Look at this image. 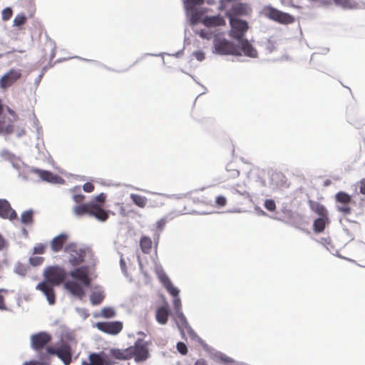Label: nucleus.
I'll list each match as a JSON object with an SVG mask.
<instances>
[{
	"label": "nucleus",
	"mask_w": 365,
	"mask_h": 365,
	"mask_svg": "<svg viewBox=\"0 0 365 365\" xmlns=\"http://www.w3.org/2000/svg\"><path fill=\"white\" fill-rule=\"evenodd\" d=\"M106 198V195L104 193H100L95 197V200L75 206L73 209V213L79 217L86 215L105 222L108 218V212L98 203H103Z\"/></svg>",
	"instance_id": "nucleus-1"
},
{
	"label": "nucleus",
	"mask_w": 365,
	"mask_h": 365,
	"mask_svg": "<svg viewBox=\"0 0 365 365\" xmlns=\"http://www.w3.org/2000/svg\"><path fill=\"white\" fill-rule=\"evenodd\" d=\"M112 355L118 359L127 360L134 358L136 362L145 361L149 356L147 344L141 339H138L133 346L124 349H113Z\"/></svg>",
	"instance_id": "nucleus-2"
},
{
	"label": "nucleus",
	"mask_w": 365,
	"mask_h": 365,
	"mask_svg": "<svg viewBox=\"0 0 365 365\" xmlns=\"http://www.w3.org/2000/svg\"><path fill=\"white\" fill-rule=\"evenodd\" d=\"M72 278L79 280L81 284L75 281H67L64 284V287L73 295L81 299L85 295L83 287H88L91 285V279L89 278L87 269L86 267L76 268L70 272Z\"/></svg>",
	"instance_id": "nucleus-3"
},
{
	"label": "nucleus",
	"mask_w": 365,
	"mask_h": 365,
	"mask_svg": "<svg viewBox=\"0 0 365 365\" xmlns=\"http://www.w3.org/2000/svg\"><path fill=\"white\" fill-rule=\"evenodd\" d=\"M261 14L266 18L281 24H291L294 22V17L283 12L270 5L262 8Z\"/></svg>",
	"instance_id": "nucleus-4"
},
{
	"label": "nucleus",
	"mask_w": 365,
	"mask_h": 365,
	"mask_svg": "<svg viewBox=\"0 0 365 365\" xmlns=\"http://www.w3.org/2000/svg\"><path fill=\"white\" fill-rule=\"evenodd\" d=\"M214 53L220 55H240V48L225 38L215 36L213 40Z\"/></svg>",
	"instance_id": "nucleus-5"
},
{
	"label": "nucleus",
	"mask_w": 365,
	"mask_h": 365,
	"mask_svg": "<svg viewBox=\"0 0 365 365\" xmlns=\"http://www.w3.org/2000/svg\"><path fill=\"white\" fill-rule=\"evenodd\" d=\"M45 282L57 286L61 284L66 278V272L63 269L58 266L48 267L44 270Z\"/></svg>",
	"instance_id": "nucleus-6"
},
{
	"label": "nucleus",
	"mask_w": 365,
	"mask_h": 365,
	"mask_svg": "<svg viewBox=\"0 0 365 365\" xmlns=\"http://www.w3.org/2000/svg\"><path fill=\"white\" fill-rule=\"evenodd\" d=\"M46 352L56 355L65 365H69L72 361V350L68 343H63L58 348L46 347Z\"/></svg>",
	"instance_id": "nucleus-7"
},
{
	"label": "nucleus",
	"mask_w": 365,
	"mask_h": 365,
	"mask_svg": "<svg viewBox=\"0 0 365 365\" xmlns=\"http://www.w3.org/2000/svg\"><path fill=\"white\" fill-rule=\"evenodd\" d=\"M231 29L230 31V36L237 41L243 38L245 33L248 30V24L246 21L239 19H229Z\"/></svg>",
	"instance_id": "nucleus-8"
},
{
	"label": "nucleus",
	"mask_w": 365,
	"mask_h": 365,
	"mask_svg": "<svg viewBox=\"0 0 365 365\" xmlns=\"http://www.w3.org/2000/svg\"><path fill=\"white\" fill-rule=\"evenodd\" d=\"M64 251L69 255V262L77 266L84 261L86 252L75 243H70L65 247Z\"/></svg>",
	"instance_id": "nucleus-9"
},
{
	"label": "nucleus",
	"mask_w": 365,
	"mask_h": 365,
	"mask_svg": "<svg viewBox=\"0 0 365 365\" xmlns=\"http://www.w3.org/2000/svg\"><path fill=\"white\" fill-rule=\"evenodd\" d=\"M97 329L106 334L116 335L119 334L123 327L121 322H100L96 324Z\"/></svg>",
	"instance_id": "nucleus-10"
},
{
	"label": "nucleus",
	"mask_w": 365,
	"mask_h": 365,
	"mask_svg": "<svg viewBox=\"0 0 365 365\" xmlns=\"http://www.w3.org/2000/svg\"><path fill=\"white\" fill-rule=\"evenodd\" d=\"M51 336L43 331L32 334L31 336V346L36 351L43 349L51 341Z\"/></svg>",
	"instance_id": "nucleus-11"
},
{
	"label": "nucleus",
	"mask_w": 365,
	"mask_h": 365,
	"mask_svg": "<svg viewBox=\"0 0 365 365\" xmlns=\"http://www.w3.org/2000/svg\"><path fill=\"white\" fill-rule=\"evenodd\" d=\"M21 77V73L20 70L10 69L6 73H5L0 79V88L6 89L11 86L15 82H16Z\"/></svg>",
	"instance_id": "nucleus-12"
},
{
	"label": "nucleus",
	"mask_w": 365,
	"mask_h": 365,
	"mask_svg": "<svg viewBox=\"0 0 365 365\" xmlns=\"http://www.w3.org/2000/svg\"><path fill=\"white\" fill-rule=\"evenodd\" d=\"M335 199L336 202L341 204V205L337 207V210L345 215H349L351 212V209L349 207L351 197L346 192L341 191L336 194Z\"/></svg>",
	"instance_id": "nucleus-13"
},
{
	"label": "nucleus",
	"mask_w": 365,
	"mask_h": 365,
	"mask_svg": "<svg viewBox=\"0 0 365 365\" xmlns=\"http://www.w3.org/2000/svg\"><path fill=\"white\" fill-rule=\"evenodd\" d=\"M251 12V8L246 3H236L226 12V16L229 19H235V16H247Z\"/></svg>",
	"instance_id": "nucleus-14"
},
{
	"label": "nucleus",
	"mask_w": 365,
	"mask_h": 365,
	"mask_svg": "<svg viewBox=\"0 0 365 365\" xmlns=\"http://www.w3.org/2000/svg\"><path fill=\"white\" fill-rule=\"evenodd\" d=\"M53 285L48 282H41L37 284L36 289L40 290L46 297L49 304H54L56 302V294Z\"/></svg>",
	"instance_id": "nucleus-15"
},
{
	"label": "nucleus",
	"mask_w": 365,
	"mask_h": 365,
	"mask_svg": "<svg viewBox=\"0 0 365 365\" xmlns=\"http://www.w3.org/2000/svg\"><path fill=\"white\" fill-rule=\"evenodd\" d=\"M0 217L11 220L17 218V214L14 210L9 202L4 199H0Z\"/></svg>",
	"instance_id": "nucleus-16"
},
{
	"label": "nucleus",
	"mask_w": 365,
	"mask_h": 365,
	"mask_svg": "<svg viewBox=\"0 0 365 365\" xmlns=\"http://www.w3.org/2000/svg\"><path fill=\"white\" fill-rule=\"evenodd\" d=\"M106 354L103 352L91 353L87 361H83L82 365H109L106 361Z\"/></svg>",
	"instance_id": "nucleus-17"
},
{
	"label": "nucleus",
	"mask_w": 365,
	"mask_h": 365,
	"mask_svg": "<svg viewBox=\"0 0 365 365\" xmlns=\"http://www.w3.org/2000/svg\"><path fill=\"white\" fill-rule=\"evenodd\" d=\"M68 239V235L66 233H61L53 237L50 242L51 250L53 252L61 251Z\"/></svg>",
	"instance_id": "nucleus-18"
},
{
	"label": "nucleus",
	"mask_w": 365,
	"mask_h": 365,
	"mask_svg": "<svg viewBox=\"0 0 365 365\" xmlns=\"http://www.w3.org/2000/svg\"><path fill=\"white\" fill-rule=\"evenodd\" d=\"M240 44V48L245 56L255 58L257 56V51L253 48L252 45L247 39L242 38L238 41Z\"/></svg>",
	"instance_id": "nucleus-19"
},
{
	"label": "nucleus",
	"mask_w": 365,
	"mask_h": 365,
	"mask_svg": "<svg viewBox=\"0 0 365 365\" xmlns=\"http://www.w3.org/2000/svg\"><path fill=\"white\" fill-rule=\"evenodd\" d=\"M202 23L207 27L219 26L225 25V21L223 17L217 15L213 16H206Z\"/></svg>",
	"instance_id": "nucleus-20"
},
{
	"label": "nucleus",
	"mask_w": 365,
	"mask_h": 365,
	"mask_svg": "<svg viewBox=\"0 0 365 365\" xmlns=\"http://www.w3.org/2000/svg\"><path fill=\"white\" fill-rule=\"evenodd\" d=\"M308 204L310 209L319 217H329L328 211L322 204L312 200L308 201Z\"/></svg>",
	"instance_id": "nucleus-21"
},
{
	"label": "nucleus",
	"mask_w": 365,
	"mask_h": 365,
	"mask_svg": "<svg viewBox=\"0 0 365 365\" xmlns=\"http://www.w3.org/2000/svg\"><path fill=\"white\" fill-rule=\"evenodd\" d=\"M169 316V309L168 305L162 306L157 309L155 319L160 324H165L168 322Z\"/></svg>",
	"instance_id": "nucleus-22"
},
{
	"label": "nucleus",
	"mask_w": 365,
	"mask_h": 365,
	"mask_svg": "<svg viewBox=\"0 0 365 365\" xmlns=\"http://www.w3.org/2000/svg\"><path fill=\"white\" fill-rule=\"evenodd\" d=\"M329 217H319L317 218L313 223V230L315 233L324 232L327 225L329 223Z\"/></svg>",
	"instance_id": "nucleus-23"
},
{
	"label": "nucleus",
	"mask_w": 365,
	"mask_h": 365,
	"mask_svg": "<svg viewBox=\"0 0 365 365\" xmlns=\"http://www.w3.org/2000/svg\"><path fill=\"white\" fill-rule=\"evenodd\" d=\"M197 5L185 4L187 14L190 16V21L192 24H196L200 18V14L196 8Z\"/></svg>",
	"instance_id": "nucleus-24"
},
{
	"label": "nucleus",
	"mask_w": 365,
	"mask_h": 365,
	"mask_svg": "<svg viewBox=\"0 0 365 365\" xmlns=\"http://www.w3.org/2000/svg\"><path fill=\"white\" fill-rule=\"evenodd\" d=\"M140 247L143 253L150 254L153 247V242L150 237L143 236L140 240Z\"/></svg>",
	"instance_id": "nucleus-25"
},
{
	"label": "nucleus",
	"mask_w": 365,
	"mask_h": 365,
	"mask_svg": "<svg viewBox=\"0 0 365 365\" xmlns=\"http://www.w3.org/2000/svg\"><path fill=\"white\" fill-rule=\"evenodd\" d=\"M163 284L167 289V291L174 297H178L179 290L177 287H174L172 282L167 277L161 278Z\"/></svg>",
	"instance_id": "nucleus-26"
},
{
	"label": "nucleus",
	"mask_w": 365,
	"mask_h": 365,
	"mask_svg": "<svg viewBox=\"0 0 365 365\" xmlns=\"http://www.w3.org/2000/svg\"><path fill=\"white\" fill-rule=\"evenodd\" d=\"M130 198L138 207L143 208L146 206L148 200L145 196H142L138 194H131Z\"/></svg>",
	"instance_id": "nucleus-27"
},
{
	"label": "nucleus",
	"mask_w": 365,
	"mask_h": 365,
	"mask_svg": "<svg viewBox=\"0 0 365 365\" xmlns=\"http://www.w3.org/2000/svg\"><path fill=\"white\" fill-rule=\"evenodd\" d=\"M34 173H36L41 179L47 182H53L56 178L51 172L47 170L36 169Z\"/></svg>",
	"instance_id": "nucleus-28"
},
{
	"label": "nucleus",
	"mask_w": 365,
	"mask_h": 365,
	"mask_svg": "<svg viewBox=\"0 0 365 365\" xmlns=\"http://www.w3.org/2000/svg\"><path fill=\"white\" fill-rule=\"evenodd\" d=\"M105 297L102 292H93L90 295V300L93 305L100 304Z\"/></svg>",
	"instance_id": "nucleus-29"
},
{
	"label": "nucleus",
	"mask_w": 365,
	"mask_h": 365,
	"mask_svg": "<svg viewBox=\"0 0 365 365\" xmlns=\"http://www.w3.org/2000/svg\"><path fill=\"white\" fill-rule=\"evenodd\" d=\"M173 307L178 317L181 320H185V318L181 312V301L179 297H174Z\"/></svg>",
	"instance_id": "nucleus-30"
},
{
	"label": "nucleus",
	"mask_w": 365,
	"mask_h": 365,
	"mask_svg": "<svg viewBox=\"0 0 365 365\" xmlns=\"http://www.w3.org/2000/svg\"><path fill=\"white\" fill-rule=\"evenodd\" d=\"M33 211L26 210L21 214V220L24 225H29L33 222Z\"/></svg>",
	"instance_id": "nucleus-31"
},
{
	"label": "nucleus",
	"mask_w": 365,
	"mask_h": 365,
	"mask_svg": "<svg viewBox=\"0 0 365 365\" xmlns=\"http://www.w3.org/2000/svg\"><path fill=\"white\" fill-rule=\"evenodd\" d=\"M9 293V290L6 289H0V310L6 311L8 307L5 304V296Z\"/></svg>",
	"instance_id": "nucleus-32"
},
{
	"label": "nucleus",
	"mask_w": 365,
	"mask_h": 365,
	"mask_svg": "<svg viewBox=\"0 0 365 365\" xmlns=\"http://www.w3.org/2000/svg\"><path fill=\"white\" fill-rule=\"evenodd\" d=\"M197 34L202 38L207 40H210L212 38L214 39L215 36H218L209 29H202Z\"/></svg>",
	"instance_id": "nucleus-33"
},
{
	"label": "nucleus",
	"mask_w": 365,
	"mask_h": 365,
	"mask_svg": "<svg viewBox=\"0 0 365 365\" xmlns=\"http://www.w3.org/2000/svg\"><path fill=\"white\" fill-rule=\"evenodd\" d=\"M101 316L105 318H112L115 316V312L111 307H104L101 310Z\"/></svg>",
	"instance_id": "nucleus-34"
},
{
	"label": "nucleus",
	"mask_w": 365,
	"mask_h": 365,
	"mask_svg": "<svg viewBox=\"0 0 365 365\" xmlns=\"http://www.w3.org/2000/svg\"><path fill=\"white\" fill-rule=\"evenodd\" d=\"M46 245L42 243L36 244L33 248V254L34 255H42L44 254L46 250Z\"/></svg>",
	"instance_id": "nucleus-35"
},
{
	"label": "nucleus",
	"mask_w": 365,
	"mask_h": 365,
	"mask_svg": "<svg viewBox=\"0 0 365 365\" xmlns=\"http://www.w3.org/2000/svg\"><path fill=\"white\" fill-rule=\"evenodd\" d=\"M26 21V17L24 14H18L14 19V26H19L24 24Z\"/></svg>",
	"instance_id": "nucleus-36"
},
{
	"label": "nucleus",
	"mask_w": 365,
	"mask_h": 365,
	"mask_svg": "<svg viewBox=\"0 0 365 365\" xmlns=\"http://www.w3.org/2000/svg\"><path fill=\"white\" fill-rule=\"evenodd\" d=\"M264 206L268 211L270 212L274 211L277 207L274 200L272 199L266 200Z\"/></svg>",
	"instance_id": "nucleus-37"
},
{
	"label": "nucleus",
	"mask_w": 365,
	"mask_h": 365,
	"mask_svg": "<svg viewBox=\"0 0 365 365\" xmlns=\"http://www.w3.org/2000/svg\"><path fill=\"white\" fill-rule=\"evenodd\" d=\"M13 14L12 9L9 7L5 8L1 13V18L4 21L9 20Z\"/></svg>",
	"instance_id": "nucleus-38"
},
{
	"label": "nucleus",
	"mask_w": 365,
	"mask_h": 365,
	"mask_svg": "<svg viewBox=\"0 0 365 365\" xmlns=\"http://www.w3.org/2000/svg\"><path fill=\"white\" fill-rule=\"evenodd\" d=\"M44 261V257H31L29 259V262L33 266H39Z\"/></svg>",
	"instance_id": "nucleus-39"
},
{
	"label": "nucleus",
	"mask_w": 365,
	"mask_h": 365,
	"mask_svg": "<svg viewBox=\"0 0 365 365\" xmlns=\"http://www.w3.org/2000/svg\"><path fill=\"white\" fill-rule=\"evenodd\" d=\"M335 4L341 6L344 8H351V2L350 0H333Z\"/></svg>",
	"instance_id": "nucleus-40"
},
{
	"label": "nucleus",
	"mask_w": 365,
	"mask_h": 365,
	"mask_svg": "<svg viewBox=\"0 0 365 365\" xmlns=\"http://www.w3.org/2000/svg\"><path fill=\"white\" fill-rule=\"evenodd\" d=\"M177 349L182 355H185L187 353V346L183 342H178L177 344Z\"/></svg>",
	"instance_id": "nucleus-41"
},
{
	"label": "nucleus",
	"mask_w": 365,
	"mask_h": 365,
	"mask_svg": "<svg viewBox=\"0 0 365 365\" xmlns=\"http://www.w3.org/2000/svg\"><path fill=\"white\" fill-rule=\"evenodd\" d=\"M215 203L219 207H224L227 204V199L222 195L217 196L215 199Z\"/></svg>",
	"instance_id": "nucleus-42"
},
{
	"label": "nucleus",
	"mask_w": 365,
	"mask_h": 365,
	"mask_svg": "<svg viewBox=\"0 0 365 365\" xmlns=\"http://www.w3.org/2000/svg\"><path fill=\"white\" fill-rule=\"evenodd\" d=\"M83 189L86 192H91L94 190V185L91 182H86L83 186Z\"/></svg>",
	"instance_id": "nucleus-43"
},
{
	"label": "nucleus",
	"mask_w": 365,
	"mask_h": 365,
	"mask_svg": "<svg viewBox=\"0 0 365 365\" xmlns=\"http://www.w3.org/2000/svg\"><path fill=\"white\" fill-rule=\"evenodd\" d=\"M84 199H85V196L83 194H75L73 196V200L76 203L82 204L81 202L84 200Z\"/></svg>",
	"instance_id": "nucleus-44"
},
{
	"label": "nucleus",
	"mask_w": 365,
	"mask_h": 365,
	"mask_svg": "<svg viewBox=\"0 0 365 365\" xmlns=\"http://www.w3.org/2000/svg\"><path fill=\"white\" fill-rule=\"evenodd\" d=\"M193 56L195 57V58L200 61H202L205 59V53L202 51H197L193 52Z\"/></svg>",
	"instance_id": "nucleus-45"
},
{
	"label": "nucleus",
	"mask_w": 365,
	"mask_h": 365,
	"mask_svg": "<svg viewBox=\"0 0 365 365\" xmlns=\"http://www.w3.org/2000/svg\"><path fill=\"white\" fill-rule=\"evenodd\" d=\"M204 0H185V4H192V5H200L203 4Z\"/></svg>",
	"instance_id": "nucleus-46"
},
{
	"label": "nucleus",
	"mask_w": 365,
	"mask_h": 365,
	"mask_svg": "<svg viewBox=\"0 0 365 365\" xmlns=\"http://www.w3.org/2000/svg\"><path fill=\"white\" fill-rule=\"evenodd\" d=\"M359 190L361 194L365 195V179L361 180L359 182Z\"/></svg>",
	"instance_id": "nucleus-47"
},
{
	"label": "nucleus",
	"mask_w": 365,
	"mask_h": 365,
	"mask_svg": "<svg viewBox=\"0 0 365 365\" xmlns=\"http://www.w3.org/2000/svg\"><path fill=\"white\" fill-rule=\"evenodd\" d=\"M23 365H46L43 363L36 361H29L25 362Z\"/></svg>",
	"instance_id": "nucleus-48"
},
{
	"label": "nucleus",
	"mask_w": 365,
	"mask_h": 365,
	"mask_svg": "<svg viewBox=\"0 0 365 365\" xmlns=\"http://www.w3.org/2000/svg\"><path fill=\"white\" fill-rule=\"evenodd\" d=\"M292 1L293 0H280V2L283 6H293Z\"/></svg>",
	"instance_id": "nucleus-49"
},
{
	"label": "nucleus",
	"mask_w": 365,
	"mask_h": 365,
	"mask_svg": "<svg viewBox=\"0 0 365 365\" xmlns=\"http://www.w3.org/2000/svg\"><path fill=\"white\" fill-rule=\"evenodd\" d=\"M7 110H8L9 113L14 118V120H12V121L14 122V120H16L18 116L16 114V113L13 110L10 109L9 108H7Z\"/></svg>",
	"instance_id": "nucleus-50"
},
{
	"label": "nucleus",
	"mask_w": 365,
	"mask_h": 365,
	"mask_svg": "<svg viewBox=\"0 0 365 365\" xmlns=\"http://www.w3.org/2000/svg\"><path fill=\"white\" fill-rule=\"evenodd\" d=\"M6 246V241L4 237L0 235V250L4 249Z\"/></svg>",
	"instance_id": "nucleus-51"
},
{
	"label": "nucleus",
	"mask_w": 365,
	"mask_h": 365,
	"mask_svg": "<svg viewBox=\"0 0 365 365\" xmlns=\"http://www.w3.org/2000/svg\"><path fill=\"white\" fill-rule=\"evenodd\" d=\"M194 365H207L206 364V362L204 359H198Z\"/></svg>",
	"instance_id": "nucleus-52"
},
{
	"label": "nucleus",
	"mask_w": 365,
	"mask_h": 365,
	"mask_svg": "<svg viewBox=\"0 0 365 365\" xmlns=\"http://www.w3.org/2000/svg\"><path fill=\"white\" fill-rule=\"evenodd\" d=\"M120 264H121L122 267L125 266V262H124L123 259H120Z\"/></svg>",
	"instance_id": "nucleus-53"
},
{
	"label": "nucleus",
	"mask_w": 365,
	"mask_h": 365,
	"mask_svg": "<svg viewBox=\"0 0 365 365\" xmlns=\"http://www.w3.org/2000/svg\"><path fill=\"white\" fill-rule=\"evenodd\" d=\"M330 183H331L330 180H327V181L325 182V185H329Z\"/></svg>",
	"instance_id": "nucleus-54"
},
{
	"label": "nucleus",
	"mask_w": 365,
	"mask_h": 365,
	"mask_svg": "<svg viewBox=\"0 0 365 365\" xmlns=\"http://www.w3.org/2000/svg\"><path fill=\"white\" fill-rule=\"evenodd\" d=\"M261 212H262V214L263 215H266L265 212H264V211H262V210L261 211Z\"/></svg>",
	"instance_id": "nucleus-55"
}]
</instances>
